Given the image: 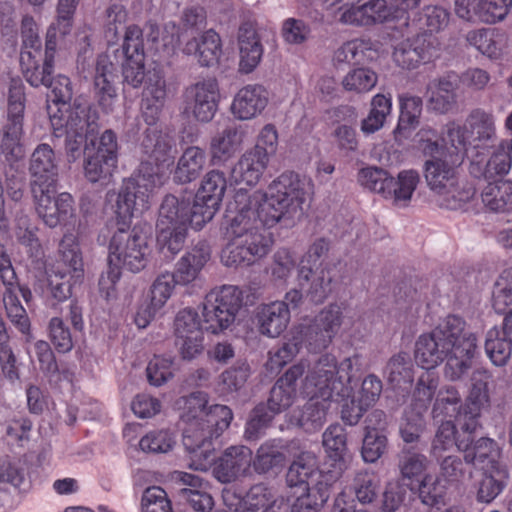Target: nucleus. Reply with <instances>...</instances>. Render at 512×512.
<instances>
[{"label":"nucleus","instance_id":"nucleus-1","mask_svg":"<svg viewBox=\"0 0 512 512\" xmlns=\"http://www.w3.org/2000/svg\"><path fill=\"white\" fill-rule=\"evenodd\" d=\"M313 194L312 180L294 171L280 174L266 192L249 194L238 188L225 215L227 243L220 253L221 263L228 268L249 267L267 256L274 241L265 227L302 216Z\"/></svg>","mask_w":512,"mask_h":512},{"label":"nucleus","instance_id":"nucleus-2","mask_svg":"<svg viewBox=\"0 0 512 512\" xmlns=\"http://www.w3.org/2000/svg\"><path fill=\"white\" fill-rule=\"evenodd\" d=\"M175 145L169 133L157 127L145 130L141 149L147 159L141 162L138 175L124 180L119 190L115 208L118 225L129 227L136 214L150 208L153 190L163 185L167 171L174 164Z\"/></svg>","mask_w":512,"mask_h":512},{"label":"nucleus","instance_id":"nucleus-3","mask_svg":"<svg viewBox=\"0 0 512 512\" xmlns=\"http://www.w3.org/2000/svg\"><path fill=\"white\" fill-rule=\"evenodd\" d=\"M359 359L360 356L355 354L338 364L335 356L322 355L304 379L302 394L309 400L301 409L291 413L289 422L307 433L320 430L326 422L331 402L349 394L351 373Z\"/></svg>","mask_w":512,"mask_h":512},{"label":"nucleus","instance_id":"nucleus-4","mask_svg":"<svg viewBox=\"0 0 512 512\" xmlns=\"http://www.w3.org/2000/svg\"><path fill=\"white\" fill-rule=\"evenodd\" d=\"M207 397L202 392L190 394L185 399V410L181 415L186 424L183 431V445L191 457V466L207 471L214 461L217 439L230 426L232 410L226 405L215 404L207 408Z\"/></svg>","mask_w":512,"mask_h":512},{"label":"nucleus","instance_id":"nucleus-5","mask_svg":"<svg viewBox=\"0 0 512 512\" xmlns=\"http://www.w3.org/2000/svg\"><path fill=\"white\" fill-rule=\"evenodd\" d=\"M120 226L110 239L108 246V269L99 279L100 290L110 295L122 276V269L139 273L150 263L152 257L153 229L149 223H137L130 230Z\"/></svg>","mask_w":512,"mask_h":512},{"label":"nucleus","instance_id":"nucleus-6","mask_svg":"<svg viewBox=\"0 0 512 512\" xmlns=\"http://www.w3.org/2000/svg\"><path fill=\"white\" fill-rule=\"evenodd\" d=\"M464 158L454 149V152L445 157L425 161V179L430 189L437 194L436 201L442 208L460 209L476 193L472 184L458 181L456 168L462 164Z\"/></svg>","mask_w":512,"mask_h":512},{"label":"nucleus","instance_id":"nucleus-7","mask_svg":"<svg viewBox=\"0 0 512 512\" xmlns=\"http://www.w3.org/2000/svg\"><path fill=\"white\" fill-rule=\"evenodd\" d=\"M84 277L83 260L74 235H64L59 243L55 261L47 269L48 291L55 303L72 296L74 285Z\"/></svg>","mask_w":512,"mask_h":512},{"label":"nucleus","instance_id":"nucleus-8","mask_svg":"<svg viewBox=\"0 0 512 512\" xmlns=\"http://www.w3.org/2000/svg\"><path fill=\"white\" fill-rule=\"evenodd\" d=\"M495 118L491 112L473 109L464 124L452 121L446 126V139L450 145L466 157L470 150L476 156L494 146L496 141Z\"/></svg>","mask_w":512,"mask_h":512},{"label":"nucleus","instance_id":"nucleus-9","mask_svg":"<svg viewBox=\"0 0 512 512\" xmlns=\"http://www.w3.org/2000/svg\"><path fill=\"white\" fill-rule=\"evenodd\" d=\"M466 322L459 316L449 315L430 333L419 336L415 344V361L424 371L434 370L449 355L465 333Z\"/></svg>","mask_w":512,"mask_h":512},{"label":"nucleus","instance_id":"nucleus-10","mask_svg":"<svg viewBox=\"0 0 512 512\" xmlns=\"http://www.w3.org/2000/svg\"><path fill=\"white\" fill-rule=\"evenodd\" d=\"M26 108L25 85L20 78H12L7 95V113L0 131V155L8 162L24 156L21 142Z\"/></svg>","mask_w":512,"mask_h":512},{"label":"nucleus","instance_id":"nucleus-11","mask_svg":"<svg viewBox=\"0 0 512 512\" xmlns=\"http://www.w3.org/2000/svg\"><path fill=\"white\" fill-rule=\"evenodd\" d=\"M330 249L325 238L316 239L302 257L298 270V281L306 297L314 304L322 303L332 291V277L326 268H321L322 257Z\"/></svg>","mask_w":512,"mask_h":512},{"label":"nucleus","instance_id":"nucleus-12","mask_svg":"<svg viewBox=\"0 0 512 512\" xmlns=\"http://www.w3.org/2000/svg\"><path fill=\"white\" fill-rule=\"evenodd\" d=\"M244 291L236 285H222L206 294L203 302L204 329L217 334L229 328L243 305Z\"/></svg>","mask_w":512,"mask_h":512},{"label":"nucleus","instance_id":"nucleus-13","mask_svg":"<svg viewBox=\"0 0 512 512\" xmlns=\"http://www.w3.org/2000/svg\"><path fill=\"white\" fill-rule=\"evenodd\" d=\"M358 181L364 188L393 200L395 205L410 201L418 183L419 173L415 170H403L397 179L378 167H366L359 171Z\"/></svg>","mask_w":512,"mask_h":512},{"label":"nucleus","instance_id":"nucleus-14","mask_svg":"<svg viewBox=\"0 0 512 512\" xmlns=\"http://www.w3.org/2000/svg\"><path fill=\"white\" fill-rule=\"evenodd\" d=\"M84 175L91 183L109 180L118 163V142L116 133L105 130L99 138L98 145L91 140L84 147Z\"/></svg>","mask_w":512,"mask_h":512},{"label":"nucleus","instance_id":"nucleus-15","mask_svg":"<svg viewBox=\"0 0 512 512\" xmlns=\"http://www.w3.org/2000/svg\"><path fill=\"white\" fill-rule=\"evenodd\" d=\"M343 322V310L337 303L323 308L309 324H298L296 338L303 337L306 349L317 353L326 349L337 335Z\"/></svg>","mask_w":512,"mask_h":512},{"label":"nucleus","instance_id":"nucleus-16","mask_svg":"<svg viewBox=\"0 0 512 512\" xmlns=\"http://www.w3.org/2000/svg\"><path fill=\"white\" fill-rule=\"evenodd\" d=\"M0 279L5 286L3 303L7 317L15 328L24 335L30 333V320L25 308L19 300V293L28 302L32 296L31 291L21 287L10 257L5 252H0Z\"/></svg>","mask_w":512,"mask_h":512},{"label":"nucleus","instance_id":"nucleus-17","mask_svg":"<svg viewBox=\"0 0 512 512\" xmlns=\"http://www.w3.org/2000/svg\"><path fill=\"white\" fill-rule=\"evenodd\" d=\"M62 128L51 126L55 137L65 136V151L69 162H74L82 155V147L89 135L97 129V117L91 114L87 106H77L74 111L64 118Z\"/></svg>","mask_w":512,"mask_h":512},{"label":"nucleus","instance_id":"nucleus-18","mask_svg":"<svg viewBox=\"0 0 512 512\" xmlns=\"http://www.w3.org/2000/svg\"><path fill=\"white\" fill-rule=\"evenodd\" d=\"M35 211L43 223L55 228L75 216V200L68 192H56V184L31 190Z\"/></svg>","mask_w":512,"mask_h":512},{"label":"nucleus","instance_id":"nucleus-19","mask_svg":"<svg viewBox=\"0 0 512 512\" xmlns=\"http://www.w3.org/2000/svg\"><path fill=\"white\" fill-rule=\"evenodd\" d=\"M60 37L55 27L49 26L44 52H33V54L27 50L20 52L22 74L32 87L47 85L49 82V76H52L54 71L55 54Z\"/></svg>","mask_w":512,"mask_h":512},{"label":"nucleus","instance_id":"nucleus-20","mask_svg":"<svg viewBox=\"0 0 512 512\" xmlns=\"http://www.w3.org/2000/svg\"><path fill=\"white\" fill-rule=\"evenodd\" d=\"M223 501L233 512H289L290 504L284 498H275L266 484L253 485L244 497L237 496L231 489H224Z\"/></svg>","mask_w":512,"mask_h":512},{"label":"nucleus","instance_id":"nucleus-21","mask_svg":"<svg viewBox=\"0 0 512 512\" xmlns=\"http://www.w3.org/2000/svg\"><path fill=\"white\" fill-rule=\"evenodd\" d=\"M226 187V177L221 171L211 170L203 177L193 201L199 211L194 218L198 226H204L219 211Z\"/></svg>","mask_w":512,"mask_h":512},{"label":"nucleus","instance_id":"nucleus-22","mask_svg":"<svg viewBox=\"0 0 512 512\" xmlns=\"http://www.w3.org/2000/svg\"><path fill=\"white\" fill-rule=\"evenodd\" d=\"M122 49L125 56L122 63L124 81L138 88L146 75L143 31L138 25L126 27Z\"/></svg>","mask_w":512,"mask_h":512},{"label":"nucleus","instance_id":"nucleus-23","mask_svg":"<svg viewBox=\"0 0 512 512\" xmlns=\"http://www.w3.org/2000/svg\"><path fill=\"white\" fill-rule=\"evenodd\" d=\"M219 86L216 79H205L186 88L184 92L185 111L203 123L210 122L219 103Z\"/></svg>","mask_w":512,"mask_h":512},{"label":"nucleus","instance_id":"nucleus-24","mask_svg":"<svg viewBox=\"0 0 512 512\" xmlns=\"http://www.w3.org/2000/svg\"><path fill=\"white\" fill-rule=\"evenodd\" d=\"M437 48L436 38L428 33H420L395 46L393 60L402 69L413 70L423 63L430 62L435 56Z\"/></svg>","mask_w":512,"mask_h":512},{"label":"nucleus","instance_id":"nucleus-25","mask_svg":"<svg viewBox=\"0 0 512 512\" xmlns=\"http://www.w3.org/2000/svg\"><path fill=\"white\" fill-rule=\"evenodd\" d=\"M195 204L185 197H176L168 194L162 200L158 211L157 227L172 226L201 230L195 221Z\"/></svg>","mask_w":512,"mask_h":512},{"label":"nucleus","instance_id":"nucleus-26","mask_svg":"<svg viewBox=\"0 0 512 512\" xmlns=\"http://www.w3.org/2000/svg\"><path fill=\"white\" fill-rule=\"evenodd\" d=\"M45 86L51 89L47 104L51 126H56V129L60 130L64 123V118L74 111L77 106L81 105L75 104L71 106L73 90L69 77L61 74L55 78L49 76V82Z\"/></svg>","mask_w":512,"mask_h":512},{"label":"nucleus","instance_id":"nucleus-27","mask_svg":"<svg viewBox=\"0 0 512 512\" xmlns=\"http://www.w3.org/2000/svg\"><path fill=\"white\" fill-rule=\"evenodd\" d=\"M492 376L486 369H476L471 377V389L465 401V411L462 415L468 417L465 428L470 431H476L479 426V417L482 409L490 404L488 385Z\"/></svg>","mask_w":512,"mask_h":512},{"label":"nucleus","instance_id":"nucleus-28","mask_svg":"<svg viewBox=\"0 0 512 512\" xmlns=\"http://www.w3.org/2000/svg\"><path fill=\"white\" fill-rule=\"evenodd\" d=\"M166 95V81L162 72H148L141 101V116L148 126H155L159 121Z\"/></svg>","mask_w":512,"mask_h":512},{"label":"nucleus","instance_id":"nucleus-29","mask_svg":"<svg viewBox=\"0 0 512 512\" xmlns=\"http://www.w3.org/2000/svg\"><path fill=\"white\" fill-rule=\"evenodd\" d=\"M394 20L392 7L388 6L386 0H369L363 5L346 9L339 16L340 23L357 27H370Z\"/></svg>","mask_w":512,"mask_h":512},{"label":"nucleus","instance_id":"nucleus-30","mask_svg":"<svg viewBox=\"0 0 512 512\" xmlns=\"http://www.w3.org/2000/svg\"><path fill=\"white\" fill-rule=\"evenodd\" d=\"M290 310L285 301L260 304L254 312V323L261 335L276 338L288 327Z\"/></svg>","mask_w":512,"mask_h":512},{"label":"nucleus","instance_id":"nucleus-31","mask_svg":"<svg viewBox=\"0 0 512 512\" xmlns=\"http://www.w3.org/2000/svg\"><path fill=\"white\" fill-rule=\"evenodd\" d=\"M306 365L301 361L292 365L273 385L267 404L273 412L280 414L290 408L297 398V381L305 372Z\"/></svg>","mask_w":512,"mask_h":512},{"label":"nucleus","instance_id":"nucleus-32","mask_svg":"<svg viewBox=\"0 0 512 512\" xmlns=\"http://www.w3.org/2000/svg\"><path fill=\"white\" fill-rule=\"evenodd\" d=\"M252 461V451L246 446H231L227 448L217 461H213V474L222 483L235 481L245 474Z\"/></svg>","mask_w":512,"mask_h":512},{"label":"nucleus","instance_id":"nucleus-33","mask_svg":"<svg viewBox=\"0 0 512 512\" xmlns=\"http://www.w3.org/2000/svg\"><path fill=\"white\" fill-rule=\"evenodd\" d=\"M29 173L31 190L57 183L56 154L50 145L41 143L34 149L30 157Z\"/></svg>","mask_w":512,"mask_h":512},{"label":"nucleus","instance_id":"nucleus-34","mask_svg":"<svg viewBox=\"0 0 512 512\" xmlns=\"http://www.w3.org/2000/svg\"><path fill=\"white\" fill-rule=\"evenodd\" d=\"M116 78V67L109 56L99 55L96 61L94 88L97 102L105 113L112 111L117 100Z\"/></svg>","mask_w":512,"mask_h":512},{"label":"nucleus","instance_id":"nucleus-35","mask_svg":"<svg viewBox=\"0 0 512 512\" xmlns=\"http://www.w3.org/2000/svg\"><path fill=\"white\" fill-rule=\"evenodd\" d=\"M317 482L303 486L304 493L298 496L289 512H317L330 497L333 485L340 479L336 474H319Z\"/></svg>","mask_w":512,"mask_h":512},{"label":"nucleus","instance_id":"nucleus-36","mask_svg":"<svg viewBox=\"0 0 512 512\" xmlns=\"http://www.w3.org/2000/svg\"><path fill=\"white\" fill-rule=\"evenodd\" d=\"M477 349L475 334L465 332L449 353L444 367V376L450 381L461 379L471 368Z\"/></svg>","mask_w":512,"mask_h":512},{"label":"nucleus","instance_id":"nucleus-37","mask_svg":"<svg viewBox=\"0 0 512 512\" xmlns=\"http://www.w3.org/2000/svg\"><path fill=\"white\" fill-rule=\"evenodd\" d=\"M268 103V92L259 84H248L234 96L231 112L239 120H249L260 114Z\"/></svg>","mask_w":512,"mask_h":512},{"label":"nucleus","instance_id":"nucleus-38","mask_svg":"<svg viewBox=\"0 0 512 512\" xmlns=\"http://www.w3.org/2000/svg\"><path fill=\"white\" fill-rule=\"evenodd\" d=\"M211 257V250L206 242H198L188 250L176 263L172 275L178 285L193 282Z\"/></svg>","mask_w":512,"mask_h":512},{"label":"nucleus","instance_id":"nucleus-39","mask_svg":"<svg viewBox=\"0 0 512 512\" xmlns=\"http://www.w3.org/2000/svg\"><path fill=\"white\" fill-rule=\"evenodd\" d=\"M465 411V403L461 404L459 391L453 386H446L438 393L432 409V415L435 420H451L457 422L463 432L474 433L465 428V423L469 418L462 415Z\"/></svg>","mask_w":512,"mask_h":512},{"label":"nucleus","instance_id":"nucleus-40","mask_svg":"<svg viewBox=\"0 0 512 512\" xmlns=\"http://www.w3.org/2000/svg\"><path fill=\"white\" fill-rule=\"evenodd\" d=\"M176 479L185 486L179 490V496L195 511L210 512L213 509L214 500L206 491L207 483L199 476L187 472H176Z\"/></svg>","mask_w":512,"mask_h":512},{"label":"nucleus","instance_id":"nucleus-41","mask_svg":"<svg viewBox=\"0 0 512 512\" xmlns=\"http://www.w3.org/2000/svg\"><path fill=\"white\" fill-rule=\"evenodd\" d=\"M246 131L242 125L231 124L217 133L210 144L214 164L224 163L241 149Z\"/></svg>","mask_w":512,"mask_h":512},{"label":"nucleus","instance_id":"nucleus-42","mask_svg":"<svg viewBox=\"0 0 512 512\" xmlns=\"http://www.w3.org/2000/svg\"><path fill=\"white\" fill-rule=\"evenodd\" d=\"M322 444L328 460L331 462L328 472L341 477L345 469L344 456L347 451V433L340 424L329 425L322 435Z\"/></svg>","mask_w":512,"mask_h":512},{"label":"nucleus","instance_id":"nucleus-43","mask_svg":"<svg viewBox=\"0 0 512 512\" xmlns=\"http://www.w3.org/2000/svg\"><path fill=\"white\" fill-rule=\"evenodd\" d=\"M265 154H258L251 150L246 151L231 170V180L236 185L244 184L248 187L257 185L268 164Z\"/></svg>","mask_w":512,"mask_h":512},{"label":"nucleus","instance_id":"nucleus-44","mask_svg":"<svg viewBox=\"0 0 512 512\" xmlns=\"http://www.w3.org/2000/svg\"><path fill=\"white\" fill-rule=\"evenodd\" d=\"M186 55H197L202 66H213L222 53V43L219 34L213 30H206L198 41L195 37L188 40L182 48Z\"/></svg>","mask_w":512,"mask_h":512},{"label":"nucleus","instance_id":"nucleus-45","mask_svg":"<svg viewBox=\"0 0 512 512\" xmlns=\"http://www.w3.org/2000/svg\"><path fill=\"white\" fill-rule=\"evenodd\" d=\"M316 457L310 452L300 453L290 465L286 482L289 487H303L320 479L319 474H326L328 470H319L316 466Z\"/></svg>","mask_w":512,"mask_h":512},{"label":"nucleus","instance_id":"nucleus-46","mask_svg":"<svg viewBox=\"0 0 512 512\" xmlns=\"http://www.w3.org/2000/svg\"><path fill=\"white\" fill-rule=\"evenodd\" d=\"M385 374L393 390L408 392L414 380V369L409 355L400 352L392 356L386 365Z\"/></svg>","mask_w":512,"mask_h":512},{"label":"nucleus","instance_id":"nucleus-47","mask_svg":"<svg viewBox=\"0 0 512 512\" xmlns=\"http://www.w3.org/2000/svg\"><path fill=\"white\" fill-rule=\"evenodd\" d=\"M441 422L432 442L431 455L439 460L444 452L456 446L458 450H466L473 442V433L465 432L466 438H456V425L451 420H439Z\"/></svg>","mask_w":512,"mask_h":512},{"label":"nucleus","instance_id":"nucleus-48","mask_svg":"<svg viewBox=\"0 0 512 512\" xmlns=\"http://www.w3.org/2000/svg\"><path fill=\"white\" fill-rule=\"evenodd\" d=\"M239 49V70L248 74L258 66L263 55L262 44L254 29L240 28Z\"/></svg>","mask_w":512,"mask_h":512},{"label":"nucleus","instance_id":"nucleus-49","mask_svg":"<svg viewBox=\"0 0 512 512\" xmlns=\"http://www.w3.org/2000/svg\"><path fill=\"white\" fill-rule=\"evenodd\" d=\"M377 49L369 38H356L349 40L335 52L338 62L350 64H366L377 57Z\"/></svg>","mask_w":512,"mask_h":512},{"label":"nucleus","instance_id":"nucleus-50","mask_svg":"<svg viewBox=\"0 0 512 512\" xmlns=\"http://www.w3.org/2000/svg\"><path fill=\"white\" fill-rule=\"evenodd\" d=\"M427 457L412 449H403L402 456L399 460V470L403 482L414 491L415 485L429 475L426 471L428 468Z\"/></svg>","mask_w":512,"mask_h":512},{"label":"nucleus","instance_id":"nucleus-51","mask_svg":"<svg viewBox=\"0 0 512 512\" xmlns=\"http://www.w3.org/2000/svg\"><path fill=\"white\" fill-rule=\"evenodd\" d=\"M206 163V153L202 148L188 147L178 160L175 180L178 183H190L201 174Z\"/></svg>","mask_w":512,"mask_h":512},{"label":"nucleus","instance_id":"nucleus-52","mask_svg":"<svg viewBox=\"0 0 512 512\" xmlns=\"http://www.w3.org/2000/svg\"><path fill=\"white\" fill-rule=\"evenodd\" d=\"M285 448L286 445L281 439H270L262 443L253 459L254 470L262 474L283 466L286 459Z\"/></svg>","mask_w":512,"mask_h":512},{"label":"nucleus","instance_id":"nucleus-53","mask_svg":"<svg viewBox=\"0 0 512 512\" xmlns=\"http://www.w3.org/2000/svg\"><path fill=\"white\" fill-rule=\"evenodd\" d=\"M484 205L495 212L512 210V181L498 180L488 183L481 194Z\"/></svg>","mask_w":512,"mask_h":512},{"label":"nucleus","instance_id":"nucleus-54","mask_svg":"<svg viewBox=\"0 0 512 512\" xmlns=\"http://www.w3.org/2000/svg\"><path fill=\"white\" fill-rule=\"evenodd\" d=\"M145 29L148 41L155 44L156 49L162 48L167 53H174L181 44L180 27L173 21L167 22L162 30L156 23L149 21Z\"/></svg>","mask_w":512,"mask_h":512},{"label":"nucleus","instance_id":"nucleus-55","mask_svg":"<svg viewBox=\"0 0 512 512\" xmlns=\"http://www.w3.org/2000/svg\"><path fill=\"white\" fill-rule=\"evenodd\" d=\"M466 463L483 464L482 468L502 467L498 462L500 449L495 440L491 438H480L472 448L470 445L463 450Z\"/></svg>","mask_w":512,"mask_h":512},{"label":"nucleus","instance_id":"nucleus-56","mask_svg":"<svg viewBox=\"0 0 512 512\" xmlns=\"http://www.w3.org/2000/svg\"><path fill=\"white\" fill-rule=\"evenodd\" d=\"M416 143L418 150L427 159H439L454 152L452 146L449 148L445 145V139L439 132L429 126H423L416 133Z\"/></svg>","mask_w":512,"mask_h":512},{"label":"nucleus","instance_id":"nucleus-57","mask_svg":"<svg viewBox=\"0 0 512 512\" xmlns=\"http://www.w3.org/2000/svg\"><path fill=\"white\" fill-rule=\"evenodd\" d=\"M508 471L505 467L490 468L479 481L476 498L478 502H492L505 488Z\"/></svg>","mask_w":512,"mask_h":512},{"label":"nucleus","instance_id":"nucleus-58","mask_svg":"<svg viewBox=\"0 0 512 512\" xmlns=\"http://www.w3.org/2000/svg\"><path fill=\"white\" fill-rule=\"evenodd\" d=\"M296 328L291 331V338L284 342L282 346L269 351V357L266 362V368L270 372L280 371L286 364L291 362L298 354L301 348H306V341L303 337L296 338Z\"/></svg>","mask_w":512,"mask_h":512},{"label":"nucleus","instance_id":"nucleus-59","mask_svg":"<svg viewBox=\"0 0 512 512\" xmlns=\"http://www.w3.org/2000/svg\"><path fill=\"white\" fill-rule=\"evenodd\" d=\"M438 385L439 376L434 370H427L421 373L413 392V406L415 410H427Z\"/></svg>","mask_w":512,"mask_h":512},{"label":"nucleus","instance_id":"nucleus-60","mask_svg":"<svg viewBox=\"0 0 512 512\" xmlns=\"http://www.w3.org/2000/svg\"><path fill=\"white\" fill-rule=\"evenodd\" d=\"M492 307L497 314L512 310V268L502 271L492 290Z\"/></svg>","mask_w":512,"mask_h":512},{"label":"nucleus","instance_id":"nucleus-61","mask_svg":"<svg viewBox=\"0 0 512 512\" xmlns=\"http://www.w3.org/2000/svg\"><path fill=\"white\" fill-rule=\"evenodd\" d=\"M512 342L505 336H500V330L497 327L491 328L486 335L485 351L491 362L496 366L507 364L511 356Z\"/></svg>","mask_w":512,"mask_h":512},{"label":"nucleus","instance_id":"nucleus-62","mask_svg":"<svg viewBox=\"0 0 512 512\" xmlns=\"http://www.w3.org/2000/svg\"><path fill=\"white\" fill-rule=\"evenodd\" d=\"M276 412L272 411V408L264 402L257 404L250 413V417L245 425V438L247 440L259 439L266 428L272 422Z\"/></svg>","mask_w":512,"mask_h":512},{"label":"nucleus","instance_id":"nucleus-63","mask_svg":"<svg viewBox=\"0 0 512 512\" xmlns=\"http://www.w3.org/2000/svg\"><path fill=\"white\" fill-rule=\"evenodd\" d=\"M276 412L272 411V408L264 402L257 404L250 413V417L245 425V438L247 440L259 439L266 428L272 422Z\"/></svg>","mask_w":512,"mask_h":512},{"label":"nucleus","instance_id":"nucleus-64","mask_svg":"<svg viewBox=\"0 0 512 512\" xmlns=\"http://www.w3.org/2000/svg\"><path fill=\"white\" fill-rule=\"evenodd\" d=\"M276 412L272 411V408L264 402L257 404L250 413V417L245 425V438L247 440L259 439L266 428L272 422Z\"/></svg>","mask_w":512,"mask_h":512}]
</instances>
